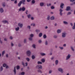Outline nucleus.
<instances>
[{
	"instance_id": "1",
	"label": "nucleus",
	"mask_w": 75,
	"mask_h": 75,
	"mask_svg": "<svg viewBox=\"0 0 75 75\" xmlns=\"http://www.w3.org/2000/svg\"><path fill=\"white\" fill-rule=\"evenodd\" d=\"M31 54V52L30 50H28L26 52V55L28 57H30Z\"/></svg>"
},
{
	"instance_id": "2",
	"label": "nucleus",
	"mask_w": 75,
	"mask_h": 75,
	"mask_svg": "<svg viewBox=\"0 0 75 75\" xmlns=\"http://www.w3.org/2000/svg\"><path fill=\"white\" fill-rule=\"evenodd\" d=\"M25 10V8L24 7H23L22 8H20L19 9V11H24Z\"/></svg>"
},
{
	"instance_id": "3",
	"label": "nucleus",
	"mask_w": 75,
	"mask_h": 75,
	"mask_svg": "<svg viewBox=\"0 0 75 75\" xmlns=\"http://www.w3.org/2000/svg\"><path fill=\"white\" fill-rule=\"evenodd\" d=\"M58 71L59 72H60L62 74H63L64 73V71H63V69L61 68H59L58 69Z\"/></svg>"
},
{
	"instance_id": "4",
	"label": "nucleus",
	"mask_w": 75,
	"mask_h": 75,
	"mask_svg": "<svg viewBox=\"0 0 75 75\" xmlns=\"http://www.w3.org/2000/svg\"><path fill=\"white\" fill-rule=\"evenodd\" d=\"M36 68L37 69H42V67L41 65H39L36 66Z\"/></svg>"
},
{
	"instance_id": "5",
	"label": "nucleus",
	"mask_w": 75,
	"mask_h": 75,
	"mask_svg": "<svg viewBox=\"0 0 75 75\" xmlns=\"http://www.w3.org/2000/svg\"><path fill=\"white\" fill-rule=\"evenodd\" d=\"M66 35H67V33L65 32H63L62 33V38H65L66 37Z\"/></svg>"
},
{
	"instance_id": "6",
	"label": "nucleus",
	"mask_w": 75,
	"mask_h": 75,
	"mask_svg": "<svg viewBox=\"0 0 75 75\" xmlns=\"http://www.w3.org/2000/svg\"><path fill=\"white\" fill-rule=\"evenodd\" d=\"M59 14L60 16H62L63 15L62 13V12L63 11V10H62V9L60 8L59 10Z\"/></svg>"
},
{
	"instance_id": "7",
	"label": "nucleus",
	"mask_w": 75,
	"mask_h": 75,
	"mask_svg": "<svg viewBox=\"0 0 75 75\" xmlns=\"http://www.w3.org/2000/svg\"><path fill=\"white\" fill-rule=\"evenodd\" d=\"M18 26L20 28H22L23 26V24H21V23H18Z\"/></svg>"
},
{
	"instance_id": "8",
	"label": "nucleus",
	"mask_w": 75,
	"mask_h": 75,
	"mask_svg": "<svg viewBox=\"0 0 75 75\" xmlns=\"http://www.w3.org/2000/svg\"><path fill=\"white\" fill-rule=\"evenodd\" d=\"M70 58H71V55H70V54H69L66 57V60H68Z\"/></svg>"
},
{
	"instance_id": "9",
	"label": "nucleus",
	"mask_w": 75,
	"mask_h": 75,
	"mask_svg": "<svg viewBox=\"0 0 75 75\" xmlns=\"http://www.w3.org/2000/svg\"><path fill=\"white\" fill-rule=\"evenodd\" d=\"M66 11H69L71 10V7L70 6H68L66 7Z\"/></svg>"
},
{
	"instance_id": "10",
	"label": "nucleus",
	"mask_w": 75,
	"mask_h": 75,
	"mask_svg": "<svg viewBox=\"0 0 75 75\" xmlns=\"http://www.w3.org/2000/svg\"><path fill=\"white\" fill-rule=\"evenodd\" d=\"M64 4L63 3H62L60 4V7L61 8L63 9L64 8Z\"/></svg>"
},
{
	"instance_id": "11",
	"label": "nucleus",
	"mask_w": 75,
	"mask_h": 75,
	"mask_svg": "<svg viewBox=\"0 0 75 75\" xmlns=\"http://www.w3.org/2000/svg\"><path fill=\"white\" fill-rule=\"evenodd\" d=\"M2 23H4V24H6V23H7L8 24V21L6 20L3 21H2Z\"/></svg>"
},
{
	"instance_id": "12",
	"label": "nucleus",
	"mask_w": 75,
	"mask_h": 75,
	"mask_svg": "<svg viewBox=\"0 0 75 75\" xmlns=\"http://www.w3.org/2000/svg\"><path fill=\"white\" fill-rule=\"evenodd\" d=\"M21 4H22V2H21V1H20V2L18 4V7H20L21 6Z\"/></svg>"
},
{
	"instance_id": "13",
	"label": "nucleus",
	"mask_w": 75,
	"mask_h": 75,
	"mask_svg": "<svg viewBox=\"0 0 75 75\" xmlns=\"http://www.w3.org/2000/svg\"><path fill=\"white\" fill-rule=\"evenodd\" d=\"M0 12L1 13H3L4 12V10H3L2 8H0Z\"/></svg>"
},
{
	"instance_id": "14",
	"label": "nucleus",
	"mask_w": 75,
	"mask_h": 75,
	"mask_svg": "<svg viewBox=\"0 0 75 75\" xmlns=\"http://www.w3.org/2000/svg\"><path fill=\"white\" fill-rule=\"evenodd\" d=\"M40 54L42 56H44L45 55H46V54H45V53H42V52L40 53Z\"/></svg>"
},
{
	"instance_id": "15",
	"label": "nucleus",
	"mask_w": 75,
	"mask_h": 75,
	"mask_svg": "<svg viewBox=\"0 0 75 75\" xmlns=\"http://www.w3.org/2000/svg\"><path fill=\"white\" fill-rule=\"evenodd\" d=\"M61 32V30L59 29H58L57 30V33L58 34H59Z\"/></svg>"
},
{
	"instance_id": "16",
	"label": "nucleus",
	"mask_w": 75,
	"mask_h": 75,
	"mask_svg": "<svg viewBox=\"0 0 75 75\" xmlns=\"http://www.w3.org/2000/svg\"><path fill=\"white\" fill-rule=\"evenodd\" d=\"M13 72L15 74H16V67H14Z\"/></svg>"
},
{
	"instance_id": "17",
	"label": "nucleus",
	"mask_w": 75,
	"mask_h": 75,
	"mask_svg": "<svg viewBox=\"0 0 75 75\" xmlns=\"http://www.w3.org/2000/svg\"><path fill=\"white\" fill-rule=\"evenodd\" d=\"M55 19V17L54 16H52L50 18V20H54Z\"/></svg>"
},
{
	"instance_id": "18",
	"label": "nucleus",
	"mask_w": 75,
	"mask_h": 75,
	"mask_svg": "<svg viewBox=\"0 0 75 75\" xmlns=\"http://www.w3.org/2000/svg\"><path fill=\"white\" fill-rule=\"evenodd\" d=\"M63 23L64 24H66V25H68V23L66 21H63Z\"/></svg>"
},
{
	"instance_id": "19",
	"label": "nucleus",
	"mask_w": 75,
	"mask_h": 75,
	"mask_svg": "<svg viewBox=\"0 0 75 75\" xmlns=\"http://www.w3.org/2000/svg\"><path fill=\"white\" fill-rule=\"evenodd\" d=\"M35 44H33L32 45V47H33V48H34V49H35V48H36V47H35Z\"/></svg>"
},
{
	"instance_id": "20",
	"label": "nucleus",
	"mask_w": 75,
	"mask_h": 75,
	"mask_svg": "<svg viewBox=\"0 0 75 75\" xmlns=\"http://www.w3.org/2000/svg\"><path fill=\"white\" fill-rule=\"evenodd\" d=\"M3 70V66H1L0 68V71L1 72Z\"/></svg>"
},
{
	"instance_id": "21",
	"label": "nucleus",
	"mask_w": 75,
	"mask_h": 75,
	"mask_svg": "<svg viewBox=\"0 0 75 75\" xmlns=\"http://www.w3.org/2000/svg\"><path fill=\"white\" fill-rule=\"evenodd\" d=\"M40 6L41 7H42L44 6V3L41 2L40 3Z\"/></svg>"
},
{
	"instance_id": "22",
	"label": "nucleus",
	"mask_w": 75,
	"mask_h": 75,
	"mask_svg": "<svg viewBox=\"0 0 75 75\" xmlns=\"http://www.w3.org/2000/svg\"><path fill=\"white\" fill-rule=\"evenodd\" d=\"M27 16L28 17V18H31V14H29Z\"/></svg>"
},
{
	"instance_id": "23",
	"label": "nucleus",
	"mask_w": 75,
	"mask_h": 75,
	"mask_svg": "<svg viewBox=\"0 0 75 75\" xmlns=\"http://www.w3.org/2000/svg\"><path fill=\"white\" fill-rule=\"evenodd\" d=\"M41 61L43 63H44V62H45V60L44 59H41Z\"/></svg>"
},
{
	"instance_id": "24",
	"label": "nucleus",
	"mask_w": 75,
	"mask_h": 75,
	"mask_svg": "<svg viewBox=\"0 0 75 75\" xmlns=\"http://www.w3.org/2000/svg\"><path fill=\"white\" fill-rule=\"evenodd\" d=\"M26 61H28V62H29V61H30V58H29L28 57L26 58Z\"/></svg>"
},
{
	"instance_id": "25",
	"label": "nucleus",
	"mask_w": 75,
	"mask_h": 75,
	"mask_svg": "<svg viewBox=\"0 0 75 75\" xmlns=\"http://www.w3.org/2000/svg\"><path fill=\"white\" fill-rule=\"evenodd\" d=\"M30 25L31 26L32 25L33 27H35V24L34 23H33L31 24Z\"/></svg>"
},
{
	"instance_id": "26",
	"label": "nucleus",
	"mask_w": 75,
	"mask_h": 75,
	"mask_svg": "<svg viewBox=\"0 0 75 75\" xmlns=\"http://www.w3.org/2000/svg\"><path fill=\"white\" fill-rule=\"evenodd\" d=\"M35 58V55H33L32 56V59H34Z\"/></svg>"
},
{
	"instance_id": "27",
	"label": "nucleus",
	"mask_w": 75,
	"mask_h": 75,
	"mask_svg": "<svg viewBox=\"0 0 75 75\" xmlns=\"http://www.w3.org/2000/svg\"><path fill=\"white\" fill-rule=\"evenodd\" d=\"M38 72H39V73H40V74L42 73V71H41L40 69H38Z\"/></svg>"
},
{
	"instance_id": "28",
	"label": "nucleus",
	"mask_w": 75,
	"mask_h": 75,
	"mask_svg": "<svg viewBox=\"0 0 75 75\" xmlns=\"http://www.w3.org/2000/svg\"><path fill=\"white\" fill-rule=\"evenodd\" d=\"M42 33H39V37H42Z\"/></svg>"
},
{
	"instance_id": "29",
	"label": "nucleus",
	"mask_w": 75,
	"mask_h": 75,
	"mask_svg": "<svg viewBox=\"0 0 75 75\" xmlns=\"http://www.w3.org/2000/svg\"><path fill=\"white\" fill-rule=\"evenodd\" d=\"M55 63L56 65H57L58 64V60H57L55 61Z\"/></svg>"
},
{
	"instance_id": "30",
	"label": "nucleus",
	"mask_w": 75,
	"mask_h": 75,
	"mask_svg": "<svg viewBox=\"0 0 75 75\" xmlns=\"http://www.w3.org/2000/svg\"><path fill=\"white\" fill-rule=\"evenodd\" d=\"M35 3V0H32L31 1V3L32 4H34Z\"/></svg>"
},
{
	"instance_id": "31",
	"label": "nucleus",
	"mask_w": 75,
	"mask_h": 75,
	"mask_svg": "<svg viewBox=\"0 0 75 75\" xmlns=\"http://www.w3.org/2000/svg\"><path fill=\"white\" fill-rule=\"evenodd\" d=\"M2 6L3 7H6V5H5V2L2 3Z\"/></svg>"
},
{
	"instance_id": "32",
	"label": "nucleus",
	"mask_w": 75,
	"mask_h": 75,
	"mask_svg": "<svg viewBox=\"0 0 75 75\" xmlns=\"http://www.w3.org/2000/svg\"><path fill=\"white\" fill-rule=\"evenodd\" d=\"M58 37V35H54L53 36V38H57Z\"/></svg>"
},
{
	"instance_id": "33",
	"label": "nucleus",
	"mask_w": 75,
	"mask_h": 75,
	"mask_svg": "<svg viewBox=\"0 0 75 75\" xmlns=\"http://www.w3.org/2000/svg\"><path fill=\"white\" fill-rule=\"evenodd\" d=\"M5 50H4L2 52V57H3V56L4 55V54H5Z\"/></svg>"
},
{
	"instance_id": "34",
	"label": "nucleus",
	"mask_w": 75,
	"mask_h": 75,
	"mask_svg": "<svg viewBox=\"0 0 75 75\" xmlns=\"http://www.w3.org/2000/svg\"><path fill=\"white\" fill-rule=\"evenodd\" d=\"M19 27H18L17 28H15V30L16 31H18L19 30Z\"/></svg>"
},
{
	"instance_id": "35",
	"label": "nucleus",
	"mask_w": 75,
	"mask_h": 75,
	"mask_svg": "<svg viewBox=\"0 0 75 75\" xmlns=\"http://www.w3.org/2000/svg\"><path fill=\"white\" fill-rule=\"evenodd\" d=\"M47 7H49V6H51V4H47Z\"/></svg>"
},
{
	"instance_id": "36",
	"label": "nucleus",
	"mask_w": 75,
	"mask_h": 75,
	"mask_svg": "<svg viewBox=\"0 0 75 75\" xmlns=\"http://www.w3.org/2000/svg\"><path fill=\"white\" fill-rule=\"evenodd\" d=\"M45 45H48V41L47 40H46L45 42Z\"/></svg>"
},
{
	"instance_id": "37",
	"label": "nucleus",
	"mask_w": 75,
	"mask_h": 75,
	"mask_svg": "<svg viewBox=\"0 0 75 75\" xmlns=\"http://www.w3.org/2000/svg\"><path fill=\"white\" fill-rule=\"evenodd\" d=\"M37 64H42V62L40 61H38L37 62Z\"/></svg>"
},
{
	"instance_id": "38",
	"label": "nucleus",
	"mask_w": 75,
	"mask_h": 75,
	"mask_svg": "<svg viewBox=\"0 0 75 75\" xmlns=\"http://www.w3.org/2000/svg\"><path fill=\"white\" fill-rule=\"evenodd\" d=\"M38 42L40 44H41V42H42V40H38Z\"/></svg>"
},
{
	"instance_id": "39",
	"label": "nucleus",
	"mask_w": 75,
	"mask_h": 75,
	"mask_svg": "<svg viewBox=\"0 0 75 75\" xmlns=\"http://www.w3.org/2000/svg\"><path fill=\"white\" fill-rule=\"evenodd\" d=\"M35 31L36 33H40V30H36Z\"/></svg>"
},
{
	"instance_id": "40",
	"label": "nucleus",
	"mask_w": 75,
	"mask_h": 75,
	"mask_svg": "<svg viewBox=\"0 0 75 75\" xmlns=\"http://www.w3.org/2000/svg\"><path fill=\"white\" fill-rule=\"evenodd\" d=\"M71 49V50L73 51H74V48H73V47L72 46H70Z\"/></svg>"
},
{
	"instance_id": "41",
	"label": "nucleus",
	"mask_w": 75,
	"mask_h": 75,
	"mask_svg": "<svg viewBox=\"0 0 75 75\" xmlns=\"http://www.w3.org/2000/svg\"><path fill=\"white\" fill-rule=\"evenodd\" d=\"M52 72V70H50L49 71V74H51Z\"/></svg>"
},
{
	"instance_id": "42",
	"label": "nucleus",
	"mask_w": 75,
	"mask_h": 75,
	"mask_svg": "<svg viewBox=\"0 0 75 75\" xmlns=\"http://www.w3.org/2000/svg\"><path fill=\"white\" fill-rule=\"evenodd\" d=\"M27 28L30 30V28H31V26L30 25H28L27 26Z\"/></svg>"
},
{
	"instance_id": "43",
	"label": "nucleus",
	"mask_w": 75,
	"mask_h": 75,
	"mask_svg": "<svg viewBox=\"0 0 75 75\" xmlns=\"http://www.w3.org/2000/svg\"><path fill=\"white\" fill-rule=\"evenodd\" d=\"M30 37L32 38L33 37H34V34H31L30 35Z\"/></svg>"
},
{
	"instance_id": "44",
	"label": "nucleus",
	"mask_w": 75,
	"mask_h": 75,
	"mask_svg": "<svg viewBox=\"0 0 75 75\" xmlns=\"http://www.w3.org/2000/svg\"><path fill=\"white\" fill-rule=\"evenodd\" d=\"M70 14H71V12H69L67 13V16H68L69 15H70Z\"/></svg>"
},
{
	"instance_id": "45",
	"label": "nucleus",
	"mask_w": 75,
	"mask_h": 75,
	"mask_svg": "<svg viewBox=\"0 0 75 75\" xmlns=\"http://www.w3.org/2000/svg\"><path fill=\"white\" fill-rule=\"evenodd\" d=\"M25 74V73L24 72H22L21 73V75H24Z\"/></svg>"
},
{
	"instance_id": "46",
	"label": "nucleus",
	"mask_w": 75,
	"mask_h": 75,
	"mask_svg": "<svg viewBox=\"0 0 75 75\" xmlns=\"http://www.w3.org/2000/svg\"><path fill=\"white\" fill-rule=\"evenodd\" d=\"M7 65V64H6L4 63L3 65V66L4 67H6V66Z\"/></svg>"
},
{
	"instance_id": "47",
	"label": "nucleus",
	"mask_w": 75,
	"mask_h": 75,
	"mask_svg": "<svg viewBox=\"0 0 75 75\" xmlns=\"http://www.w3.org/2000/svg\"><path fill=\"white\" fill-rule=\"evenodd\" d=\"M16 69H20V66H16Z\"/></svg>"
},
{
	"instance_id": "48",
	"label": "nucleus",
	"mask_w": 75,
	"mask_h": 75,
	"mask_svg": "<svg viewBox=\"0 0 75 75\" xmlns=\"http://www.w3.org/2000/svg\"><path fill=\"white\" fill-rule=\"evenodd\" d=\"M59 48L60 50H63L64 49L63 47H61V46H59Z\"/></svg>"
},
{
	"instance_id": "49",
	"label": "nucleus",
	"mask_w": 75,
	"mask_h": 75,
	"mask_svg": "<svg viewBox=\"0 0 75 75\" xmlns=\"http://www.w3.org/2000/svg\"><path fill=\"white\" fill-rule=\"evenodd\" d=\"M43 38H47V36L46 35H43Z\"/></svg>"
},
{
	"instance_id": "50",
	"label": "nucleus",
	"mask_w": 75,
	"mask_h": 75,
	"mask_svg": "<svg viewBox=\"0 0 75 75\" xmlns=\"http://www.w3.org/2000/svg\"><path fill=\"white\" fill-rule=\"evenodd\" d=\"M51 8L52 9H54V8H55V7L53 6H51Z\"/></svg>"
},
{
	"instance_id": "51",
	"label": "nucleus",
	"mask_w": 75,
	"mask_h": 75,
	"mask_svg": "<svg viewBox=\"0 0 75 75\" xmlns=\"http://www.w3.org/2000/svg\"><path fill=\"white\" fill-rule=\"evenodd\" d=\"M29 40L30 41H32V40H33V38H32L30 37L29 38Z\"/></svg>"
},
{
	"instance_id": "52",
	"label": "nucleus",
	"mask_w": 75,
	"mask_h": 75,
	"mask_svg": "<svg viewBox=\"0 0 75 75\" xmlns=\"http://www.w3.org/2000/svg\"><path fill=\"white\" fill-rule=\"evenodd\" d=\"M22 64L23 65L24 67H25V65L24 64V63L23 62H22Z\"/></svg>"
},
{
	"instance_id": "53",
	"label": "nucleus",
	"mask_w": 75,
	"mask_h": 75,
	"mask_svg": "<svg viewBox=\"0 0 75 75\" xmlns=\"http://www.w3.org/2000/svg\"><path fill=\"white\" fill-rule=\"evenodd\" d=\"M50 16H48L47 18V20H50Z\"/></svg>"
},
{
	"instance_id": "54",
	"label": "nucleus",
	"mask_w": 75,
	"mask_h": 75,
	"mask_svg": "<svg viewBox=\"0 0 75 75\" xmlns=\"http://www.w3.org/2000/svg\"><path fill=\"white\" fill-rule=\"evenodd\" d=\"M21 1L22 4V3L25 2V0H22V1Z\"/></svg>"
},
{
	"instance_id": "55",
	"label": "nucleus",
	"mask_w": 75,
	"mask_h": 75,
	"mask_svg": "<svg viewBox=\"0 0 75 75\" xmlns=\"http://www.w3.org/2000/svg\"><path fill=\"white\" fill-rule=\"evenodd\" d=\"M30 18L31 20H34V17H31Z\"/></svg>"
},
{
	"instance_id": "56",
	"label": "nucleus",
	"mask_w": 75,
	"mask_h": 75,
	"mask_svg": "<svg viewBox=\"0 0 75 75\" xmlns=\"http://www.w3.org/2000/svg\"><path fill=\"white\" fill-rule=\"evenodd\" d=\"M17 0H15L14 2V4H17Z\"/></svg>"
},
{
	"instance_id": "57",
	"label": "nucleus",
	"mask_w": 75,
	"mask_h": 75,
	"mask_svg": "<svg viewBox=\"0 0 75 75\" xmlns=\"http://www.w3.org/2000/svg\"><path fill=\"white\" fill-rule=\"evenodd\" d=\"M9 68V67H8V65H6V69H7V68Z\"/></svg>"
},
{
	"instance_id": "58",
	"label": "nucleus",
	"mask_w": 75,
	"mask_h": 75,
	"mask_svg": "<svg viewBox=\"0 0 75 75\" xmlns=\"http://www.w3.org/2000/svg\"><path fill=\"white\" fill-rule=\"evenodd\" d=\"M11 47H13V46H14V44L13 43V42L11 43Z\"/></svg>"
},
{
	"instance_id": "59",
	"label": "nucleus",
	"mask_w": 75,
	"mask_h": 75,
	"mask_svg": "<svg viewBox=\"0 0 75 75\" xmlns=\"http://www.w3.org/2000/svg\"><path fill=\"white\" fill-rule=\"evenodd\" d=\"M26 41H27V40H26V39H25L24 40V43H25V42H26Z\"/></svg>"
},
{
	"instance_id": "60",
	"label": "nucleus",
	"mask_w": 75,
	"mask_h": 75,
	"mask_svg": "<svg viewBox=\"0 0 75 75\" xmlns=\"http://www.w3.org/2000/svg\"><path fill=\"white\" fill-rule=\"evenodd\" d=\"M66 46H67V45L66 44H64L63 45V47H66Z\"/></svg>"
},
{
	"instance_id": "61",
	"label": "nucleus",
	"mask_w": 75,
	"mask_h": 75,
	"mask_svg": "<svg viewBox=\"0 0 75 75\" xmlns=\"http://www.w3.org/2000/svg\"><path fill=\"white\" fill-rule=\"evenodd\" d=\"M6 58H8V54H6Z\"/></svg>"
},
{
	"instance_id": "62",
	"label": "nucleus",
	"mask_w": 75,
	"mask_h": 75,
	"mask_svg": "<svg viewBox=\"0 0 75 75\" xmlns=\"http://www.w3.org/2000/svg\"><path fill=\"white\" fill-rule=\"evenodd\" d=\"M21 46V44L20 43H19L18 44V47H20Z\"/></svg>"
},
{
	"instance_id": "63",
	"label": "nucleus",
	"mask_w": 75,
	"mask_h": 75,
	"mask_svg": "<svg viewBox=\"0 0 75 75\" xmlns=\"http://www.w3.org/2000/svg\"><path fill=\"white\" fill-rule=\"evenodd\" d=\"M28 10H26V12H25V13H26V14H28Z\"/></svg>"
},
{
	"instance_id": "64",
	"label": "nucleus",
	"mask_w": 75,
	"mask_h": 75,
	"mask_svg": "<svg viewBox=\"0 0 75 75\" xmlns=\"http://www.w3.org/2000/svg\"><path fill=\"white\" fill-rule=\"evenodd\" d=\"M72 28L73 30H74V29H75V26H73Z\"/></svg>"
}]
</instances>
